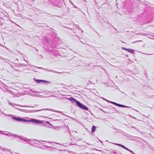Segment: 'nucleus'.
I'll return each instance as SVG.
<instances>
[{
    "label": "nucleus",
    "instance_id": "nucleus-1",
    "mask_svg": "<svg viewBox=\"0 0 154 154\" xmlns=\"http://www.w3.org/2000/svg\"><path fill=\"white\" fill-rule=\"evenodd\" d=\"M14 119L18 121H22L24 122H32L38 124H41L42 123L41 121L33 119H31L30 120H26L20 118H15Z\"/></svg>",
    "mask_w": 154,
    "mask_h": 154
},
{
    "label": "nucleus",
    "instance_id": "nucleus-2",
    "mask_svg": "<svg viewBox=\"0 0 154 154\" xmlns=\"http://www.w3.org/2000/svg\"><path fill=\"white\" fill-rule=\"evenodd\" d=\"M71 99L72 101L75 102L76 103V104L80 108L86 110H88V109L87 107L82 104L76 100L75 99L73 98H72Z\"/></svg>",
    "mask_w": 154,
    "mask_h": 154
},
{
    "label": "nucleus",
    "instance_id": "nucleus-3",
    "mask_svg": "<svg viewBox=\"0 0 154 154\" xmlns=\"http://www.w3.org/2000/svg\"><path fill=\"white\" fill-rule=\"evenodd\" d=\"M115 144L117 145H118V146H121V147H122L124 148L125 149L129 151H130V152L133 153L134 154V153L132 151H131V150H129V149H128L127 148L125 147L123 145H121V144H116V143H114Z\"/></svg>",
    "mask_w": 154,
    "mask_h": 154
},
{
    "label": "nucleus",
    "instance_id": "nucleus-4",
    "mask_svg": "<svg viewBox=\"0 0 154 154\" xmlns=\"http://www.w3.org/2000/svg\"><path fill=\"white\" fill-rule=\"evenodd\" d=\"M122 48L124 50H126L129 52L131 53H133L134 51V50L131 49H129V48H125L122 47Z\"/></svg>",
    "mask_w": 154,
    "mask_h": 154
},
{
    "label": "nucleus",
    "instance_id": "nucleus-5",
    "mask_svg": "<svg viewBox=\"0 0 154 154\" xmlns=\"http://www.w3.org/2000/svg\"><path fill=\"white\" fill-rule=\"evenodd\" d=\"M109 102H110V103H112L114 104H115V105L117 106H118L122 107H125L124 106L122 105H120V104H118L116 103H114L113 102H111V101H109Z\"/></svg>",
    "mask_w": 154,
    "mask_h": 154
},
{
    "label": "nucleus",
    "instance_id": "nucleus-6",
    "mask_svg": "<svg viewBox=\"0 0 154 154\" xmlns=\"http://www.w3.org/2000/svg\"><path fill=\"white\" fill-rule=\"evenodd\" d=\"M95 127L94 126H93L92 128V132H94L95 130Z\"/></svg>",
    "mask_w": 154,
    "mask_h": 154
},
{
    "label": "nucleus",
    "instance_id": "nucleus-7",
    "mask_svg": "<svg viewBox=\"0 0 154 154\" xmlns=\"http://www.w3.org/2000/svg\"><path fill=\"white\" fill-rule=\"evenodd\" d=\"M47 123H49L48 122H47Z\"/></svg>",
    "mask_w": 154,
    "mask_h": 154
}]
</instances>
